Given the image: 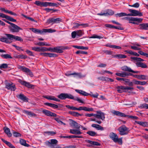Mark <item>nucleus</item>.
Instances as JSON below:
<instances>
[{
	"label": "nucleus",
	"instance_id": "9",
	"mask_svg": "<svg viewBox=\"0 0 148 148\" xmlns=\"http://www.w3.org/2000/svg\"><path fill=\"white\" fill-rule=\"evenodd\" d=\"M56 32V30L52 29H43L42 30L38 29V34H44L45 33H52Z\"/></svg>",
	"mask_w": 148,
	"mask_h": 148
},
{
	"label": "nucleus",
	"instance_id": "28",
	"mask_svg": "<svg viewBox=\"0 0 148 148\" xmlns=\"http://www.w3.org/2000/svg\"><path fill=\"white\" fill-rule=\"evenodd\" d=\"M75 91L77 93L83 96H87L88 95H89L88 93L82 90L76 89Z\"/></svg>",
	"mask_w": 148,
	"mask_h": 148
},
{
	"label": "nucleus",
	"instance_id": "8",
	"mask_svg": "<svg viewBox=\"0 0 148 148\" xmlns=\"http://www.w3.org/2000/svg\"><path fill=\"white\" fill-rule=\"evenodd\" d=\"M8 27L10 31L13 32H18L20 30H22L21 28L14 24L12 26H9Z\"/></svg>",
	"mask_w": 148,
	"mask_h": 148
},
{
	"label": "nucleus",
	"instance_id": "14",
	"mask_svg": "<svg viewBox=\"0 0 148 148\" xmlns=\"http://www.w3.org/2000/svg\"><path fill=\"white\" fill-rule=\"evenodd\" d=\"M42 112L48 116L56 117L57 116V115L55 113L46 110H42Z\"/></svg>",
	"mask_w": 148,
	"mask_h": 148
},
{
	"label": "nucleus",
	"instance_id": "1",
	"mask_svg": "<svg viewBox=\"0 0 148 148\" xmlns=\"http://www.w3.org/2000/svg\"><path fill=\"white\" fill-rule=\"evenodd\" d=\"M4 35L6 37L1 36L0 38V41L2 42L10 44L12 42V41H12L14 40L16 41H18L20 42H22L23 40V39L21 37L12 34H5Z\"/></svg>",
	"mask_w": 148,
	"mask_h": 148
},
{
	"label": "nucleus",
	"instance_id": "45",
	"mask_svg": "<svg viewBox=\"0 0 148 148\" xmlns=\"http://www.w3.org/2000/svg\"><path fill=\"white\" fill-rule=\"evenodd\" d=\"M86 133L92 136H95L97 134V133L95 132L92 131H89L87 132Z\"/></svg>",
	"mask_w": 148,
	"mask_h": 148
},
{
	"label": "nucleus",
	"instance_id": "2",
	"mask_svg": "<svg viewBox=\"0 0 148 148\" xmlns=\"http://www.w3.org/2000/svg\"><path fill=\"white\" fill-rule=\"evenodd\" d=\"M111 112L113 114L115 115L120 116L121 117H127L129 118L134 119H138V117L137 116H134L132 115H125L123 113L121 112L118 111H116L114 110H113L112 111H111Z\"/></svg>",
	"mask_w": 148,
	"mask_h": 148
},
{
	"label": "nucleus",
	"instance_id": "62",
	"mask_svg": "<svg viewBox=\"0 0 148 148\" xmlns=\"http://www.w3.org/2000/svg\"><path fill=\"white\" fill-rule=\"evenodd\" d=\"M75 101H77L79 103H83L84 101L82 100V99L79 98L77 97L75 98H74V99H73Z\"/></svg>",
	"mask_w": 148,
	"mask_h": 148
},
{
	"label": "nucleus",
	"instance_id": "4",
	"mask_svg": "<svg viewBox=\"0 0 148 148\" xmlns=\"http://www.w3.org/2000/svg\"><path fill=\"white\" fill-rule=\"evenodd\" d=\"M110 138L115 142H118L121 144L122 143V138H118L117 135L115 133L111 132L109 135Z\"/></svg>",
	"mask_w": 148,
	"mask_h": 148
},
{
	"label": "nucleus",
	"instance_id": "44",
	"mask_svg": "<svg viewBox=\"0 0 148 148\" xmlns=\"http://www.w3.org/2000/svg\"><path fill=\"white\" fill-rule=\"evenodd\" d=\"M115 15L116 17H117V16H118L119 17H121L125 16H128V14H127L126 13L124 12H121L119 13H117L115 14Z\"/></svg>",
	"mask_w": 148,
	"mask_h": 148
},
{
	"label": "nucleus",
	"instance_id": "42",
	"mask_svg": "<svg viewBox=\"0 0 148 148\" xmlns=\"http://www.w3.org/2000/svg\"><path fill=\"white\" fill-rule=\"evenodd\" d=\"M87 142L90 144L100 146L101 145L100 143L97 142L93 141L90 140H88Z\"/></svg>",
	"mask_w": 148,
	"mask_h": 148
},
{
	"label": "nucleus",
	"instance_id": "11",
	"mask_svg": "<svg viewBox=\"0 0 148 148\" xmlns=\"http://www.w3.org/2000/svg\"><path fill=\"white\" fill-rule=\"evenodd\" d=\"M97 114H95V117L99 119H101L103 120L105 118L104 114L100 111H97Z\"/></svg>",
	"mask_w": 148,
	"mask_h": 148
},
{
	"label": "nucleus",
	"instance_id": "3",
	"mask_svg": "<svg viewBox=\"0 0 148 148\" xmlns=\"http://www.w3.org/2000/svg\"><path fill=\"white\" fill-rule=\"evenodd\" d=\"M57 97L61 100H64L66 99H74V97L72 95L67 93H61L57 96Z\"/></svg>",
	"mask_w": 148,
	"mask_h": 148
},
{
	"label": "nucleus",
	"instance_id": "13",
	"mask_svg": "<svg viewBox=\"0 0 148 148\" xmlns=\"http://www.w3.org/2000/svg\"><path fill=\"white\" fill-rule=\"evenodd\" d=\"M61 21L62 19L60 18H57L56 19L51 18L48 19L47 21V22L48 24H50L51 23H59Z\"/></svg>",
	"mask_w": 148,
	"mask_h": 148
},
{
	"label": "nucleus",
	"instance_id": "53",
	"mask_svg": "<svg viewBox=\"0 0 148 148\" xmlns=\"http://www.w3.org/2000/svg\"><path fill=\"white\" fill-rule=\"evenodd\" d=\"M90 38H97L99 39H101L103 38V37L96 35L94 34L92 36L90 37Z\"/></svg>",
	"mask_w": 148,
	"mask_h": 148
},
{
	"label": "nucleus",
	"instance_id": "12",
	"mask_svg": "<svg viewBox=\"0 0 148 148\" xmlns=\"http://www.w3.org/2000/svg\"><path fill=\"white\" fill-rule=\"evenodd\" d=\"M5 88L8 90L15 91L16 89L15 85L11 82H7L5 84Z\"/></svg>",
	"mask_w": 148,
	"mask_h": 148
},
{
	"label": "nucleus",
	"instance_id": "23",
	"mask_svg": "<svg viewBox=\"0 0 148 148\" xmlns=\"http://www.w3.org/2000/svg\"><path fill=\"white\" fill-rule=\"evenodd\" d=\"M17 97L24 101H28V98L25 96L23 94H21L19 95H18Z\"/></svg>",
	"mask_w": 148,
	"mask_h": 148
},
{
	"label": "nucleus",
	"instance_id": "10",
	"mask_svg": "<svg viewBox=\"0 0 148 148\" xmlns=\"http://www.w3.org/2000/svg\"><path fill=\"white\" fill-rule=\"evenodd\" d=\"M50 141V142L49 141H47L45 142V143L46 145L51 148H52V146H56V144L58 142V141L55 139H52Z\"/></svg>",
	"mask_w": 148,
	"mask_h": 148
},
{
	"label": "nucleus",
	"instance_id": "37",
	"mask_svg": "<svg viewBox=\"0 0 148 148\" xmlns=\"http://www.w3.org/2000/svg\"><path fill=\"white\" fill-rule=\"evenodd\" d=\"M117 91L119 93H122L124 92V86H118L116 87Z\"/></svg>",
	"mask_w": 148,
	"mask_h": 148
},
{
	"label": "nucleus",
	"instance_id": "5",
	"mask_svg": "<svg viewBox=\"0 0 148 148\" xmlns=\"http://www.w3.org/2000/svg\"><path fill=\"white\" fill-rule=\"evenodd\" d=\"M118 130L119 134L121 135L127 134L129 132V128L126 127L125 125H123L119 127Z\"/></svg>",
	"mask_w": 148,
	"mask_h": 148
},
{
	"label": "nucleus",
	"instance_id": "57",
	"mask_svg": "<svg viewBox=\"0 0 148 148\" xmlns=\"http://www.w3.org/2000/svg\"><path fill=\"white\" fill-rule=\"evenodd\" d=\"M8 65L6 64H1L0 66V69H5L8 68Z\"/></svg>",
	"mask_w": 148,
	"mask_h": 148
},
{
	"label": "nucleus",
	"instance_id": "29",
	"mask_svg": "<svg viewBox=\"0 0 148 148\" xmlns=\"http://www.w3.org/2000/svg\"><path fill=\"white\" fill-rule=\"evenodd\" d=\"M140 29H148V23H143L140 24Z\"/></svg>",
	"mask_w": 148,
	"mask_h": 148
},
{
	"label": "nucleus",
	"instance_id": "47",
	"mask_svg": "<svg viewBox=\"0 0 148 148\" xmlns=\"http://www.w3.org/2000/svg\"><path fill=\"white\" fill-rule=\"evenodd\" d=\"M139 108L141 109L146 108V109H148V104L146 103L142 104L139 106Z\"/></svg>",
	"mask_w": 148,
	"mask_h": 148
},
{
	"label": "nucleus",
	"instance_id": "31",
	"mask_svg": "<svg viewBox=\"0 0 148 148\" xmlns=\"http://www.w3.org/2000/svg\"><path fill=\"white\" fill-rule=\"evenodd\" d=\"M133 82L135 84L140 85H145L147 84V82L145 81L141 82L135 80L134 79H133Z\"/></svg>",
	"mask_w": 148,
	"mask_h": 148
},
{
	"label": "nucleus",
	"instance_id": "52",
	"mask_svg": "<svg viewBox=\"0 0 148 148\" xmlns=\"http://www.w3.org/2000/svg\"><path fill=\"white\" fill-rule=\"evenodd\" d=\"M88 95H90L91 96L95 98H97L99 95V94L97 93H96L95 94H94L92 92H90V94L88 93Z\"/></svg>",
	"mask_w": 148,
	"mask_h": 148
},
{
	"label": "nucleus",
	"instance_id": "18",
	"mask_svg": "<svg viewBox=\"0 0 148 148\" xmlns=\"http://www.w3.org/2000/svg\"><path fill=\"white\" fill-rule=\"evenodd\" d=\"M19 82L22 85L28 88H32L34 87V85L30 84L29 82L25 81L20 80Z\"/></svg>",
	"mask_w": 148,
	"mask_h": 148
},
{
	"label": "nucleus",
	"instance_id": "49",
	"mask_svg": "<svg viewBox=\"0 0 148 148\" xmlns=\"http://www.w3.org/2000/svg\"><path fill=\"white\" fill-rule=\"evenodd\" d=\"M55 120L58 123H59L60 124H63L64 125H66V124L64 123L62 121H61L60 119L59 118V117H56L55 118Z\"/></svg>",
	"mask_w": 148,
	"mask_h": 148
},
{
	"label": "nucleus",
	"instance_id": "30",
	"mask_svg": "<svg viewBox=\"0 0 148 148\" xmlns=\"http://www.w3.org/2000/svg\"><path fill=\"white\" fill-rule=\"evenodd\" d=\"M23 113L29 115L31 117L36 116V114L31 111L24 110L23 111Z\"/></svg>",
	"mask_w": 148,
	"mask_h": 148
},
{
	"label": "nucleus",
	"instance_id": "25",
	"mask_svg": "<svg viewBox=\"0 0 148 148\" xmlns=\"http://www.w3.org/2000/svg\"><path fill=\"white\" fill-rule=\"evenodd\" d=\"M5 133L6 134L8 137H11L12 134L11 133L10 129L6 127H4L3 128Z\"/></svg>",
	"mask_w": 148,
	"mask_h": 148
},
{
	"label": "nucleus",
	"instance_id": "56",
	"mask_svg": "<svg viewBox=\"0 0 148 148\" xmlns=\"http://www.w3.org/2000/svg\"><path fill=\"white\" fill-rule=\"evenodd\" d=\"M66 107L69 109L72 110H75L77 109V108L73 106H70L69 105H66Z\"/></svg>",
	"mask_w": 148,
	"mask_h": 148
},
{
	"label": "nucleus",
	"instance_id": "36",
	"mask_svg": "<svg viewBox=\"0 0 148 148\" xmlns=\"http://www.w3.org/2000/svg\"><path fill=\"white\" fill-rule=\"evenodd\" d=\"M20 143L22 145L25 147H29L30 146L29 144L26 143V140L23 139L20 140Z\"/></svg>",
	"mask_w": 148,
	"mask_h": 148
},
{
	"label": "nucleus",
	"instance_id": "50",
	"mask_svg": "<svg viewBox=\"0 0 148 148\" xmlns=\"http://www.w3.org/2000/svg\"><path fill=\"white\" fill-rule=\"evenodd\" d=\"M83 110L87 111H92L93 110V109L92 108H88L86 107H83Z\"/></svg>",
	"mask_w": 148,
	"mask_h": 148
},
{
	"label": "nucleus",
	"instance_id": "7",
	"mask_svg": "<svg viewBox=\"0 0 148 148\" xmlns=\"http://www.w3.org/2000/svg\"><path fill=\"white\" fill-rule=\"evenodd\" d=\"M129 11L131 13L128 14V16H141L143 15L142 13L139 12L137 10L130 9L129 10Z\"/></svg>",
	"mask_w": 148,
	"mask_h": 148
},
{
	"label": "nucleus",
	"instance_id": "19",
	"mask_svg": "<svg viewBox=\"0 0 148 148\" xmlns=\"http://www.w3.org/2000/svg\"><path fill=\"white\" fill-rule=\"evenodd\" d=\"M73 27L75 28H77L79 27L82 26L84 27L88 26V23H73Z\"/></svg>",
	"mask_w": 148,
	"mask_h": 148
},
{
	"label": "nucleus",
	"instance_id": "17",
	"mask_svg": "<svg viewBox=\"0 0 148 148\" xmlns=\"http://www.w3.org/2000/svg\"><path fill=\"white\" fill-rule=\"evenodd\" d=\"M115 75L117 76L122 77H125L126 76L133 75V74L132 73L125 72H122L121 73H116Z\"/></svg>",
	"mask_w": 148,
	"mask_h": 148
},
{
	"label": "nucleus",
	"instance_id": "21",
	"mask_svg": "<svg viewBox=\"0 0 148 148\" xmlns=\"http://www.w3.org/2000/svg\"><path fill=\"white\" fill-rule=\"evenodd\" d=\"M70 133L75 135H80L82 133V132L80 131L79 129H70Z\"/></svg>",
	"mask_w": 148,
	"mask_h": 148
},
{
	"label": "nucleus",
	"instance_id": "27",
	"mask_svg": "<svg viewBox=\"0 0 148 148\" xmlns=\"http://www.w3.org/2000/svg\"><path fill=\"white\" fill-rule=\"evenodd\" d=\"M105 26L108 27H109L112 28H114L120 30H122L123 28L121 27H116L113 25L111 24H106Z\"/></svg>",
	"mask_w": 148,
	"mask_h": 148
},
{
	"label": "nucleus",
	"instance_id": "46",
	"mask_svg": "<svg viewBox=\"0 0 148 148\" xmlns=\"http://www.w3.org/2000/svg\"><path fill=\"white\" fill-rule=\"evenodd\" d=\"M1 56L5 59H12V58L10 54H2L1 55Z\"/></svg>",
	"mask_w": 148,
	"mask_h": 148
},
{
	"label": "nucleus",
	"instance_id": "6",
	"mask_svg": "<svg viewBox=\"0 0 148 148\" xmlns=\"http://www.w3.org/2000/svg\"><path fill=\"white\" fill-rule=\"evenodd\" d=\"M114 12L111 10L108 9L104 11H103L100 13H97V14L99 16H111L114 14Z\"/></svg>",
	"mask_w": 148,
	"mask_h": 148
},
{
	"label": "nucleus",
	"instance_id": "61",
	"mask_svg": "<svg viewBox=\"0 0 148 148\" xmlns=\"http://www.w3.org/2000/svg\"><path fill=\"white\" fill-rule=\"evenodd\" d=\"M124 52L129 54L133 55L134 52L131 50H125Z\"/></svg>",
	"mask_w": 148,
	"mask_h": 148
},
{
	"label": "nucleus",
	"instance_id": "43",
	"mask_svg": "<svg viewBox=\"0 0 148 148\" xmlns=\"http://www.w3.org/2000/svg\"><path fill=\"white\" fill-rule=\"evenodd\" d=\"M138 79L140 80H147L148 79V77L144 75H139Z\"/></svg>",
	"mask_w": 148,
	"mask_h": 148
},
{
	"label": "nucleus",
	"instance_id": "64",
	"mask_svg": "<svg viewBox=\"0 0 148 148\" xmlns=\"http://www.w3.org/2000/svg\"><path fill=\"white\" fill-rule=\"evenodd\" d=\"M26 52L27 53L29 56H34V55L33 54V53L31 51H29V50H27L26 51Z\"/></svg>",
	"mask_w": 148,
	"mask_h": 148
},
{
	"label": "nucleus",
	"instance_id": "15",
	"mask_svg": "<svg viewBox=\"0 0 148 148\" xmlns=\"http://www.w3.org/2000/svg\"><path fill=\"white\" fill-rule=\"evenodd\" d=\"M0 17L3 18H5L6 19L12 22H15L16 21V20L13 18H12L0 12Z\"/></svg>",
	"mask_w": 148,
	"mask_h": 148
},
{
	"label": "nucleus",
	"instance_id": "55",
	"mask_svg": "<svg viewBox=\"0 0 148 148\" xmlns=\"http://www.w3.org/2000/svg\"><path fill=\"white\" fill-rule=\"evenodd\" d=\"M32 50L36 51H40V48L39 47H32Z\"/></svg>",
	"mask_w": 148,
	"mask_h": 148
},
{
	"label": "nucleus",
	"instance_id": "16",
	"mask_svg": "<svg viewBox=\"0 0 148 148\" xmlns=\"http://www.w3.org/2000/svg\"><path fill=\"white\" fill-rule=\"evenodd\" d=\"M143 19L141 18H138L133 17H131L129 22L130 23H132L134 24H136V23L134 21H137L139 23H140L142 21Z\"/></svg>",
	"mask_w": 148,
	"mask_h": 148
},
{
	"label": "nucleus",
	"instance_id": "48",
	"mask_svg": "<svg viewBox=\"0 0 148 148\" xmlns=\"http://www.w3.org/2000/svg\"><path fill=\"white\" fill-rule=\"evenodd\" d=\"M37 45L38 46H44L45 45L46 46H49L50 45V44H46L45 42H39L37 43Z\"/></svg>",
	"mask_w": 148,
	"mask_h": 148
},
{
	"label": "nucleus",
	"instance_id": "63",
	"mask_svg": "<svg viewBox=\"0 0 148 148\" xmlns=\"http://www.w3.org/2000/svg\"><path fill=\"white\" fill-rule=\"evenodd\" d=\"M30 29L32 30V31L34 33L36 34H38L39 29L35 28H30Z\"/></svg>",
	"mask_w": 148,
	"mask_h": 148
},
{
	"label": "nucleus",
	"instance_id": "60",
	"mask_svg": "<svg viewBox=\"0 0 148 148\" xmlns=\"http://www.w3.org/2000/svg\"><path fill=\"white\" fill-rule=\"evenodd\" d=\"M13 134L15 137H20L21 136V134L18 132H14L13 133Z\"/></svg>",
	"mask_w": 148,
	"mask_h": 148
},
{
	"label": "nucleus",
	"instance_id": "41",
	"mask_svg": "<svg viewBox=\"0 0 148 148\" xmlns=\"http://www.w3.org/2000/svg\"><path fill=\"white\" fill-rule=\"evenodd\" d=\"M54 52H56L58 53H61L63 52V51L62 49H60L59 47H56L53 48Z\"/></svg>",
	"mask_w": 148,
	"mask_h": 148
},
{
	"label": "nucleus",
	"instance_id": "58",
	"mask_svg": "<svg viewBox=\"0 0 148 148\" xmlns=\"http://www.w3.org/2000/svg\"><path fill=\"white\" fill-rule=\"evenodd\" d=\"M77 54H79L80 56L81 54H87V52L85 51H78L76 52Z\"/></svg>",
	"mask_w": 148,
	"mask_h": 148
},
{
	"label": "nucleus",
	"instance_id": "40",
	"mask_svg": "<svg viewBox=\"0 0 148 148\" xmlns=\"http://www.w3.org/2000/svg\"><path fill=\"white\" fill-rule=\"evenodd\" d=\"M77 36L78 37H80L84 34V31L83 30H79L76 31Z\"/></svg>",
	"mask_w": 148,
	"mask_h": 148
},
{
	"label": "nucleus",
	"instance_id": "20",
	"mask_svg": "<svg viewBox=\"0 0 148 148\" xmlns=\"http://www.w3.org/2000/svg\"><path fill=\"white\" fill-rule=\"evenodd\" d=\"M43 97L45 98L48 100H53L58 102L60 101L59 99H58L55 97L54 96H45Z\"/></svg>",
	"mask_w": 148,
	"mask_h": 148
},
{
	"label": "nucleus",
	"instance_id": "24",
	"mask_svg": "<svg viewBox=\"0 0 148 148\" xmlns=\"http://www.w3.org/2000/svg\"><path fill=\"white\" fill-rule=\"evenodd\" d=\"M71 125L77 129H79L81 125L75 121H72Z\"/></svg>",
	"mask_w": 148,
	"mask_h": 148
},
{
	"label": "nucleus",
	"instance_id": "51",
	"mask_svg": "<svg viewBox=\"0 0 148 148\" xmlns=\"http://www.w3.org/2000/svg\"><path fill=\"white\" fill-rule=\"evenodd\" d=\"M133 89H134V88L133 87L128 86L126 87H124V92H128L129 90Z\"/></svg>",
	"mask_w": 148,
	"mask_h": 148
},
{
	"label": "nucleus",
	"instance_id": "34",
	"mask_svg": "<svg viewBox=\"0 0 148 148\" xmlns=\"http://www.w3.org/2000/svg\"><path fill=\"white\" fill-rule=\"evenodd\" d=\"M114 58H117L118 59L125 58H127V56L122 54L116 55L113 56Z\"/></svg>",
	"mask_w": 148,
	"mask_h": 148
},
{
	"label": "nucleus",
	"instance_id": "39",
	"mask_svg": "<svg viewBox=\"0 0 148 148\" xmlns=\"http://www.w3.org/2000/svg\"><path fill=\"white\" fill-rule=\"evenodd\" d=\"M131 58L134 60H136L137 62H143L144 61V60L143 59H142L140 58L136 57H131Z\"/></svg>",
	"mask_w": 148,
	"mask_h": 148
},
{
	"label": "nucleus",
	"instance_id": "22",
	"mask_svg": "<svg viewBox=\"0 0 148 148\" xmlns=\"http://www.w3.org/2000/svg\"><path fill=\"white\" fill-rule=\"evenodd\" d=\"M40 55L44 56H49L50 57H56L57 56L56 54L47 53H41Z\"/></svg>",
	"mask_w": 148,
	"mask_h": 148
},
{
	"label": "nucleus",
	"instance_id": "38",
	"mask_svg": "<svg viewBox=\"0 0 148 148\" xmlns=\"http://www.w3.org/2000/svg\"><path fill=\"white\" fill-rule=\"evenodd\" d=\"M45 105L46 106H49L54 109L57 108H58V106L54 104L46 103H45Z\"/></svg>",
	"mask_w": 148,
	"mask_h": 148
},
{
	"label": "nucleus",
	"instance_id": "32",
	"mask_svg": "<svg viewBox=\"0 0 148 148\" xmlns=\"http://www.w3.org/2000/svg\"><path fill=\"white\" fill-rule=\"evenodd\" d=\"M136 64L138 67H141L144 68H147V65L143 62H137Z\"/></svg>",
	"mask_w": 148,
	"mask_h": 148
},
{
	"label": "nucleus",
	"instance_id": "59",
	"mask_svg": "<svg viewBox=\"0 0 148 148\" xmlns=\"http://www.w3.org/2000/svg\"><path fill=\"white\" fill-rule=\"evenodd\" d=\"M105 73H108L110 74H112V72H110L109 71H107V70H104L102 71L101 73H99L101 75H103L105 74Z\"/></svg>",
	"mask_w": 148,
	"mask_h": 148
},
{
	"label": "nucleus",
	"instance_id": "26",
	"mask_svg": "<svg viewBox=\"0 0 148 148\" xmlns=\"http://www.w3.org/2000/svg\"><path fill=\"white\" fill-rule=\"evenodd\" d=\"M122 70L125 71H127L129 72H132V70L129 67H128L126 66H122L121 68Z\"/></svg>",
	"mask_w": 148,
	"mask_h": 148
},
{
	"label": "nucleus",
	"instance_id": "54",
	"mask_svg": "<svg viewBox=\"0 0 148 148\" xmlns=\"http://www.w3.org/2000/svg\"><path fill=\"white\" fill-rule=\"evenodd\" d=\"M130 47L132 49L134 50L139 51L141 50V48L136 47V46L135 45L131 46Z\"/></svg>",
	"mask_w": 148,
	"mask_h": 148
},
{
	"label": "nucleus",
	"instance_id": "35",
	"mask_svg": "<svg viewBox=\"0 0 148 148\" xmlns=\"http://www.w3.org/2000/svg\"><path fill=\"white\" fill-rule=\"evenodd\" d=\"M73 75H74V77H77L79 78L85 77L86 76L85 75H82L81 73H77L76 72L73 73Z\"/></svg>",
	"mask_w": 148,
	"mask_h": 148
},
{
	"label": "nucleus",
	"instance_id": "33",
	"mask_svg": "<svg viewBox=\"0 0 148 148\" xmlns=\"http://www.w3.org/2000/svg\"><path fill=\"white\" fill-rule=\"evenodd\" d=\"M135 122L143 127H146L148 125V123L146 122L138 121H135Z\"/></svg>",
	"mask_w": 148,
	"mask_h": 148
}]
</instances>
